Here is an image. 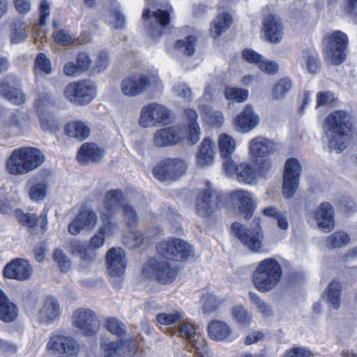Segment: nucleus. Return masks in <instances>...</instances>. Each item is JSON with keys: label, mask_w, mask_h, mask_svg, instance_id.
Here are the masks:
<instances>
[{"label": "nucleus", "mask_w": 357, "mask_h": 357, "mask_svg": "<svg viewBox=\"0 0 357 357\" xmlns=\"http://www.w3.org/2000/svg\"><path fill=\"white\" fill-rule=\"evenodd\" d=\"M232 19L229 14L222 13L217 15L211 25V33L213 38H217L225 32L231 26Z\"/></svg>", "instance_id": "obj_41"}, {"label": "nucleus", "mask_w": 357, "mask_h": 357, "mask_svg": "<svg viewBox=\"0 0 357 357\" xmlns=\"http://www.w3.org/2000/svg\"><path fill=\"white\" fill-rule=\"evenodd\" d=\"M109 61L107 54L105 52H100L95 60L92 71L96 73L103 72L108 68Z\"/></svg>", "instance_id": "obj_59"}, {"label": "nucleus", "mask_w": 357, "mask_h": 357, "mask_svg": "<svg viewBox=\"0 0 357 357\" xmlns=\"http://www.w3.org/2000/svg\"><path fill=\"white\" fill-rule=\"evenodd\" d=\"M170 116L171 111L166 106L150 102L142 107L138 122L142 128L155 127L166 123Z\"/></svg>", "instance_id": "obj_9"}, {"label": "nucleus", "mask_w": 357, "mask_h": 357, "mask_svg": "<svg viewBox=\"0 0 357 357\" xmlns=\"http://www.w3.org/2000/svg\"><path fill=\"white\" fill-rule=\"evenodd\" d=\"M313 218L319 228L329 232L335 227V213L328 202L321 203L313 212Z\"/></svg>", "instance_id": "obj_27"}, {"label": "nucleus", "mask_w": 357, "mask_h": 357, "mask_svg": "<svg viewBox=\"0 0 357 357\" xmlns=\"http://www.w3.org/2000/svg\"><path fill=\"white\" fill-rule=\"evenodd\" d=\"M347 130H354L353 116L349 112L342 109L335 110L324 119V133Z\"/></svg>", "instance_id": "obj_15"}, {"label": "nucleus", "mask_w": 357, "mask_h": 357, "mask_svg": "<svg viewBox=\"0 0 357 357\" xmlns=\"http://www.w3.org/2000/svg\"><path fill=\"white\" fill-rule=\"evenodd\" d=\"M137 348V342L135 339L113 342L102 339L100 341L102 357H128L135 352Z\"/></svg>", "instance_id": "obj_13"}, {"label": "nucleus", "mask_w": 357, "mask_h": 357, "mask_svg": "<svg viewBox=\"0 0 357 357\" xmlns=\"http://www.w3.org/2000/svg\"><path fill=\"white\" fill-rule=\"evenodd\" d=\"M188 138L186 128L183 126H169L157 130L153 136V143L157 147L174 146Z\"/></svg>", "instance_id": "obj_14"}, {"label": "nucleus", "mask_w": 357, "mask_h": 357, "mask_svg": "<svg viewBox=\"0 0 357 357\" xmlns=\"http://www.w3.org/2000/svg\"><path fill=\"white\" fill-rule=\"evenodd\" d=\"M234 320L240 325L246 326L251 320V315L242 305H236L232 310Z\"/></svg>", "instance_id": "obj_57"}, {"label": "nucleus", "mask_w": 357, "mask_h": 357, "mask_svg": "<svg viewBox=\"0 0 357 357\" xmlns=\"http://www.w3.org/2000/svg\"><path fill=\"white\" fill-rule=\"evenodd\" d=\"M45 155L34 147H24L13 151L6 162V168L13 175L25 174L40 166Z\"/></svg>", "instance_id": "obj_1"}, {"label": "nucleus", "mask_w": 357, "mask_h": 357, "mask_svg": "<svg viewBox=\"0 0 357 357\" xmlns=\"http://www.w3.org/2000/svg\"><path fill=\"white\" fill-rule=\"evenodd\" d=\"M101 225L91 239V247L98 249L105 243V238L112 235L117 229V225L110 221L107 213H100Z\"/></svg>", "instance_id": "obj_30"}, {"label": "nucleus", "mask_w": 357, "mask_h": 357, "mask_svg": "<svg viewBox=\"0 0 357 357\" xmlns=\"http://www.w3.org/2000/svg\"><path fill=\"white\" fill-rule=\"evenodd\" d=\"M162 82L156 73H136L122 79L121 90L128 97H136L150 89L158 90Z\"/></svg>", "instance_id": "obj_3"}, {"label": "nucleus", "mask_w": 357, "mask_h": 357, "mask_svg": "<svg viewBox=\"0 0 357 357\" xmlns=\"http://www.w3.org/2000/svg\"><path fill=\"white\" fill-rule=\"evenodd\" d=\"M16 215L19 217V222L30 228L40 227L42 232H44L47 225V213L43 212L40 216L34 213H22L20 211H15Z\"/></svg>", "instance_id": "obj_38"}, {"label": "nucleus", "mask_w": 357, "mask_h": 357, "mask_svg": "<svg viewBox=\"0 0 357 357\" xmlns=\"http://www.w3.org/2000/svg\"><path fill=\"white\" fill-rule=\"evenodd\" d=\"M184 118L188 122L186 128L188 140L192 144H195L199 140L200 128L197 123L198 114L194 109L187 108L184 111Z\"/></svg>", "instance_id": "obj_37"}, {"label": "nucleus", "mask_w": 357, "mask_h": 357, "mask_svg": "<svg viewBox=\"0 0 357 357\" xmlns=\"http://www.w3.org/2000/svg\"><path fill=\"white\" fill-rule=\"evenodd\" d=\"M342 286L337 280H333L326 290L327 303L334 310L339 309L340 306L341 292Z\"/></svg>", "instance_id": "obj_43"}, {"label": "nucleus", "mask_w": 357, "mask_h": 357, "mask_svg": "<svg viewBox=\"0 0 357 357\" xmlns=\"http://www.w3.org/2000/svg\"><path fill=\"white\" fill-rule=\"evenodd\" d=\"M262 166L259 167L260 170L255 169L252 165L248 162H242L238 165L236 176L238 181L246 184H251L259 176L261 172L268 169L271 167V162L268 159L261 161Z\"/></svg>", "instance_id": "obj_31"}, {"label": "nucleus", "mask_w": 357, "mask_h": 357, "mask_svg": "<svg viewBox=\"0 0 357 357\" xmlns=\"http://www.w3.org/2000/svg\"><path fill=\"white\" fill-rule=\"evenodd\" d=\"M47 192V184L44 182L35 183L30 187L29 196L34 202L43 201Z\"/></svg>", "instance_id": "obj_55"}, {"label": "nucleus", "mask_w": 357, "mask_h": 357, "mask_svg": "<svg viewBox=\"0 0 357 357\" xmlns=\"http://www.w3.org/2000/svg\"><path fill=\"white\" fill-rule=\"evenodd\" d=\"M142 273L147 278H155L162 284L172 282L178 273L177 268L167 261L151 259L146 263Z\"/></svg>", "instance_id": "obj_8"}, {"label": "nucleus", "mask_w": 357, "mask_h": 357, "mask_svg": "<svg viewBox=\"0 0 357 357\" xmlns=\"http://www.w3.org/2000/svg\"><path fill=\"white\" fill-rule=\"evenodd\" d=\"M65 98L77 105L90 103L97 95V86L90 80L73 82L64 89Z\"/></svg>", "instance_id": "obj_5"}, {"label": "nucleus", "mask_w": 357, "mask_h": 357, "mask_svg": "<svg viewBox=\"0 0 357 357\" xmlns=\"http://www.w3.org/2000/svg\"><path fill=\"white\" fill-rule=\"evenodd\" d=\"M157 250L162 257L176 261H183L193 255L191 245L178 238H170L160 241Z\"/></svg>", "instance_id": "obj_7"}, {"label": "nucleus", "mask_w": 357, "mask_h": 357, "mask_svg": "<svg viewBox=\"0 0 357 357\" xmlns=\"http://www.w3.org/2000/svg\"><path fill=\"white\" fill-rule=\"evenodd\" d=\"M72 324L86 335H94L99 331L100 323L96 314L90 309L79 308L72 315Z\"/></svg>", "instance_id": "obj_11"}, {"label": "nucleus", "mask_w": 357, "mask_h": 357, "mask_svg": "<svg viewBox=\"0 0 357 357\" xmlns=\"http://www.w3.org/2000/svg\"><path fill=\"white\" fill-rule=\"evenodd\" d=\"M230 199L244 218L250 219L252 216L256 208V202L250 192L237 190L230 194Z\"/></svg>", "instance_id": "obj_20"}, {"label": "nucleus", "mask_w": 357, "mask_h": 357, "mask_svg": "<svg viewBox=\"0 0 357 357\" xmlns=\"http://www.w3.org/2000/svg\"><path fill=\"white\" fill-rule=\"evenodd\" d=\"M185 317L182 311H174L172 313H160L157 315V321L160 324L171 325L178 321H181Z\"/></svg>", "instance_id": "obj_54"}, {"label": "nucleus", "mask_w": 357, "mask_h": 357, "mask_svg": "<svg viewBox=\"0 0 357 357\" xmlns=\"http://www.w3.org/2000/svg\"><path fill=\"white\" fill-rule=\"evenodd\" d=\"M19 314L17 307L8 298L0 305V319L5 323L15 321Z\"/></svg>", "instance_id": "obj_49"}, {"label": "nucleus", "mask_w": 357, "mask_h": 357, "mask_svg": "<svg viewBox=\"0 0 357 357\" xmlns=\"http://www.w3.org/2000/svg\"><path fill=\"white\" fill-rule=\"evenodd\" d=\"M224 96L228 101L243 102L248 98L249 91L241 88L227 87L224 91Z\"/></svg>", "instance_id": "obj_50"}, {"label": "nucleus", "mask_w": 357, "mask_h": 357, "mask_svg": "<svg viewBox=\"0 0 357 357\" xmlns=\"http://www.w3.org/2000/svg\"><path fill=\"white\" fill-rule=\"evenodd\" d=\"M65 132L69 137L83 141L89 137L91 130L86 123L81 121H73L66 124Z\"/></svg>", "instance_id": "obj_39"}, {"label": "nucleus", "mask_w": 357, "mask_h": 357, "mask_svg": "<svg viewBox=\"0 0 357 357\" xmlns=\"http://www.w3.org/2000/svg\"><path fill=\"white\" fill-rule=\"evenodd\" d=\"M298 62L301 65L305 63L307 72L312 75L318 73L321 68L317 54L309 51L301 52L298 58Z\"/></svg>", "instance_id": "obj_44"}, {"label": "nucleus", "mask_w": 357, "mask_h": 357, "mask_svg": "<svg viewBox=\"0 0 357 357\" xmlns=\"http://www.w3.org/2000/svg\"><path fill=\"white\" fill-rule=\"evenodd\" d=\"M29 36V26L20 20L13 22L10 33V43L17 44L24 41Z\"/></svg>", "instance_id": "obj_45"}, {"label": "nucleus", "mask_w": 357, "mask_h": 357, "mask_svg": "<svg viewBox=\"0 0 357 357\" xmlns=\"http://www.w3.org/2000/svg\"><path fill=\"white\" fill-rule=\"evenodd\" d=\"M201 116L204 122L214 128L221 127L225 121V116L222 112L214 110L208 105H202Z\"/></svg>", "instance_id": "obj_40"}, {"label": "nucleus", "mask_w": 357, "mask_h": 357, "mask_svg": "<svg viewBox=\"0 0 357 357\" xmlns=\"http://www.w3.org/2000/svg\"><path fill=\"white\" fill-rule=\"evenodd\" d=\"M218 144L220 156H231L236 150V140L226 133L220 135Z\"/></svg>", "instance_id": "obj_47"}, {"label": "nucleus", "mask_w": 357, "mask_h": 357, "mask_svg": "<svg viewBox=\"0 0 357 357\" xmlns=\"http://www.w3.org/2000/svg\"><path fill=\"white\" fill-rule=\"evenodd\" d=\"M53 257L62 272H67L70 270L71 261L62 250L59 249L56 250L54 252Z\"/></svg>", "instance_id": "obj_60"}, {"label": "nucleus", "mask_w": 357, "mask_h": 357, "mask_svg": "<svg viewBox=\"0 0 357 357\" xmlns=\"http://www.w3.org/2000/svg\"><path fill=\"white\" fill-rule=\"evenodd\" d=\"M61 307L58 300L53 297L47 298L38 312V320L44 324H52L59 319Z\"/></svg>", "instance_id": "obj_29"}, {"label": "nucleus", "mask_w": 357, "mask_h": 357, "mask_svg": "<svg viewBox=\"0 0 357 357\" xmlns=\"http://www.w3.org/2000/svg\"><path fill=\"white\" fill-rule=\"evenodd\" d=\"M262 31L267 41L272 44H278L283 38V22L277 15H266L263 19Z\"/></svg>", "instance_id": "obj_21"}, {"label": "nucleus", "mask_w": 357, "mask_h": 357, "mask_svg": "<svg viewBox=\"0 0 357 357\" xmlns=\"http://www.w3.org/2000/svg\"><path fill=\"white\" fill-rule=\"evenodd\" d=\"M15 206V202L0 188V213H10Z\"/></svg>", "instance_id": "obj_58"}, {"label": "nucleus", "mask_w": 357, "mask_h": 357, "mask_svg": "<svg viewBox=\"0 0 357 357\" xmlns=\"http://www.w3.org/2000/svg\"><path fill=\"white\" fill-rule=\"evenodd\" d=\"M259 122V116L255 112L251 104H247L233 120L235 130L241 133L251 131Z\"/></svg>", "instance_id": "obj_19"}, {"label": "nucleus", "mask_w": 357, "mask_h": 357, "mask_svg": "<svg viewBox=\"0 0 357 357\" xmlns=\"http://www.w3.org/2000/svg\"><path fill=\"white\" fill-rule=\"evenodd\" d=\"M215 158V151L213 141L210 138H204L195 154L196 167L200 169L209 167L213 165Z\"/></svg>", "instance_id": "obj_26"}, {"label": "nucleus", "mask_w": 357, "mask_h": 357, "mask_svg": "<svg viewBox=\"0 0 357 357\" xmlns=\"http://www.w3.org/2000/svg\"><path fill=\"white\" fill-rule=\"evenodd\" d=\"M248 298L251 303L254 304L257 308V310L264 317H269L272 315L273 311L271 306L264 301L261 300L256 293L250 292Z\"/></svg>", "instance_id": "obj_53"}, {"label": "nucleus", "mask_w": 357, "mask_h": 357, "mask_svg": "<svg viewBox=\"0 0 357 357\" xmlns=\"http://www.w3.org/2000/svg\"><path fill=\"white\" fill-rule=\"evenodd\" d=\"M210 337L215 341H232L235 337L231 328L225 321L214 320L208 326Z\"/></svg>", "instance_id": "obj_32"}, {"label": "nucleus", "mask_w": 357, "mask_h": 357, "mask_svg": "<svg viewBox=\"0 0 357 357\" xmlns=\"http://www.w3.org/2000/svg\"><path fill=\"white\" fill-rule=\"evenodd\" d=\"M354 137V130L325 132L323 140L330 151L340 153L347 149Z\"/></svg>", "instance_id": "obj_18"}, {"label": "nucleus", "mask_w": 357, "mask_h": 357, "mask_svg": "<svg viewBox=\"0 0 357 357\" xmlns=\"http://www.w3.org/2000/svg\"><path fill=\"white\" fill-rule=\"evenodd\" d=\"M174 96L183 102H190L192 100V91L186 84L180 82L176 84L173 87Z\"/></svg>", "instance_id": "obj_56"}, {"label": "nucleus", "mask_w": 357, "mask_h": 357, "mask_svg": "<svg viewBox=\"0 0 357 357\" xmlns=\"http://www.w3.org/2000/svg\"><path fill=\"white\" fill-rule=\"evenodd\" d=\"M104 155V151L95 143H84L79 148L77 159L82 165L89 162H98Z\"/></svg>", "instance_id": "obj_33"}, {"label": "nucleus", "mask_w": 357, "mask_h": 357, "mask_svg": "<svg viewBox=\"0 0 357 357\" xmlns=\"http://www.w3.org/2000/svg\"><path fill=\"white\" fill-rule=\"evenodd\" d=\"M282 268L274 258H266L257 266L252 275L255 287L260 292L266 293L274 289L280 282Z\"/></svg>", "instance_id": "obj_2"}, {"label": "nucleus", "mask_w": 357, "mask_h": 357, "mask_svg": "<svg viewBox=\"0 0 357 357\" xmlns=\"http://www.w3.org/2000/svg\"><path fill=\"white\" fill-rule=\"evenodd\" d=\"M253 222L255 227L250 229L239 222H234L231 227V233L248 250L261 253L264 250V236L260 218H255Z\"/></svg>", "instance_id": "obj_4"}, {"label": "nucleus", "mask_w": 357, "mask_h": 357, "mask_svg": "<svg viewBox=\"0 0 357 357\" xmlns=\"http://www.w3.org/2000/svg\"><path fill=\"white\" fill-rule=\"evenodd\" d=\"M55 42L61 45H69L74 42V37L66 30L56 29L53 33Z\"/></svg>", "instance_id": "obj_63"}, {"label": "nucleus", "mask_w": 357, "mask_h": 357, "mask_svg": "<svg viewBox=\"0 0 357 357\" xmlns=\"http://www.w3.org/2000/svg\"><path fill=\"white\" fill-rule=\"evenodd\" d=\"M171 11L172 9H158L151 15L149 8L144 10L142 18L148 22V32L153 38L156 39L162 35L163 29L169 23Z\"/></svg>", "instance_id": "obj_16"}, {"label": "nucleus", "mask_w": 357, "mask_h": 357, "mask_svg": "<svg viewBox=\"0 0 357 357\" xmlns=\"http://www.w3.org/2000/svg\"><path fill=\"white\" fill-rule=\"evenodd\" d=\"M293 82L289 77L279 79L272 89V97L274 100H283L291 90Z\"/></svg>", "instance_id": "obj_48"}, {"label": "nucleus", "mask_w": 357, "mask_h": 357, "mask_svg": "<svg viewBox=\"0 0 357 357\" xmlns=\"http://www.w3.org/2000/svg\"><path fill=\"white\" fill-rule=\"evenodd\" d=\"M178 331V335L186 339L193 348L197 340L204 339L197 331L195 325L184 319L181 320Z\"/></svg>", "instance_id": "obj_46"}, {"label": "nucleus", "mask_w": 357, "mask_h": 357, "mask_svg": "<svg viewBox=\"0 0 357 357\" xmlns=\"http://www.w3.org/2000/svg\"><path fill=\"white\" fill-rule=\"evenodd\" d=\"M98 217L96 213L91 209H83L71 221L68 227V232L73 236L79 234L84 229H93L97 225Z\"/></svg>", "instance_id": "obj_22"}, {"label": "nucleus", "mask_w": 357, "mask_h": 357, "mask_svg": "<svg viewBox=\"0 0 357 357\" xmlns=\"http://www.w3.org/2000/svg\"><path fill=\"white\" fill-rule=\"evenodd\" d=\"M324 53L326 58L333 65H340L346 57L345 50L348 45V37L341 31H335L324 38Z\"/></svg>", "instance_id": "obj_6"}, {"label": "nucleus", "mask_w": 357, "mask_h": 357, "mask_svg": "<svg viewBox=\"0 0 357 357\" xmlns=\"http://www.w3.org/2000/svg\"><path fill=\"white\" fill-rule=\"evenodd\" d=\"M188 168L185 161L181 158H168L160 161L154 167V176L161 181H173L178 178Z\"/></svg>", "instance_id": "obj_10"}, {"label": "nucleus", "mask_w": 357, "mask_h": 357, "mask_svg": "<svg viewBox=\"0 0 357 357\" xmlns=\"http://www.w3.org/2000/svg\"><path fill=\"white\" fill-rule=\"evenodd\" d=\"M202 309L206 313H211L216 310L220 305L221 302L213 295H206L203 296Z\"/></svg>", "instance_id": "obj_62"}, {"label": "nucleus", "mask_w": 357, "mask_h": 357, "mask_svg": "<svg viewBox=\"0 0 357 357\" xmlns=\"http://www.w3.org/2000/svg\"><path fill=\"white\" fill-rule=\"evenodd\" d=\"M107 264L111 277L121 278L126 268L125 251L121 248L110 249L107 254Z\"/></svg>", "instance_id": "obj_25"}, {"label": "nucleus", "mask_w": 357, "mask_h": 357, "mask_svg": "<svg viewBox=\"0 0 357 357\" xmlns=\"http://www.w3.org/2000/svg\"><path fill=\"white\" fill-rule=\"evenodd\" d=\"M301 169V165L297 159L291 158L286 161L282 183V193L286 198L291 197L296 192Z\"/></svg>", "instance_id": "obj_12"}, {"label": "nucleus", "mask_w": 357, "mask_h": 357, "mask_svg": "<svg viewBox=\"0 0 357 357\" xmlns=\"http://www.w3.org/2000/svg\"><path fill=\"white\" fill-rule=\"evenodd\" d=\"M351 241L350 236L343 231H337L330 234L324 241V245L328 250L341 248L347 246Z\"/></svg>", "instance_id": "obj_42"}, {"label": "nucleus", "mask_w": 357, "mask_h": 357, "mask_svg": "<svg viewBox=\"0 0 357 357\" xmlns=\"http://www.w3.org/2000/svg\"><path fill=\"white\" fill-rule=\"evenodd\" d=\"M249 149L253 157L264 158L275 151V145L270 139L259 136L250 141Z\"/></svg>", "instance_id": "obj_35"}, {"label": "nucleus", "mask_w": 357, "mask_h": 357, "mask_svg": "<svg viewBox=\"0 0 357 357\" xmlns=\"http://www.w3.org/2000/svg\"><path fill=\"white\" fill-rule=\"evenodd\" d=\"M13 80L5 77L0 81V96L6 98L10 102L20 105L24 102L26 97L20 89L13 86Z\"/></svg>", "instance_id": "obj_34"}, {"label": "nucleus", "mask_w": 357, "mask_h": 357, "mask_svg": "<svg viewBox=\"0 0 357 357\" xmlns=\"http://www.w3.org/2000/svg\"><path fill=\"white\" fill-rule=\"evenodd\" d=\"M195 37L189 36L184 40H178L175 44V48L184 54L190 56L195 53Z\"/></svg>", "instance_id": "obj_51"}, {"label": "nucleus", "mask_w": 357, "mask_h": 357, "mask_svg": "<svg viewBox=\"0 0 357 357\" xmlns=\"http://www.w3.org/2000/svg\"><path fill=\"white\" fill-rule=\"evenodd\" d=\"M32 274L31 266L28 261L23 259H13L5 266L3 270L4 278L19 281L29 280Z\"/></svg>", "instance_id": "obj_23"}, {"label": "nucleus", "mask_w": 357, "mask_h": 357, "mask_svg": "<svg viewBox=\"0 0 357 357\" xmlns=\"http://www.w3.org/2000/svg\"><path fill=\"white\" fill-rule=\"evenodd\" d=\"M47 351L52 354L63 353L68 355L77 354L78 345L70 336L63 335H53L50 337L47 344Z\"/></svg>", "instance_id": "obj_24"}, {"label": "nucleus", "mask_w": 357, "mask_h": 357, "mask_svg": "<svg viewBox=\"0 0 357 357\" xmlns=\"http://www.w3.org/2000/svg\"><path fill=\"white\" fill-rule=\"evenodd\" d=\"M122 192L120 190H112L108 191L104 198L103 204L105 212L112 220V215L120 208H123V204H126Z\"/></svg>", "instance_id": "obj_36"}, {"label": "nucleus", "mask_w": 357, "mask_h": 357, "mask_svg": "<svg viewBox=\"0 0 357 357\" xmlns=\"http://www.w3.org/2000/svg\"><path fill=\"white\" fill-rule=\"evenodd\" d=\"M219 207V195L215 191L205 190L197 199L196 211L201 216L211 215Z\"/></svg>", "instance_id": "obj_28"}, {"label": "nucleus", "mask_w": 357, "mask_h": 357, "mask_svg": "<svg viewBox=\"0 0 357 357\" xmlns=\"http://www.w3.org/2000/svg\"><path fill=\"white\" fill-rule=\"evenodd\" d=\"M35 72L36 74L44 73L50 75L52 73L51 61L43 53H40L35 60Z\"/></svg>", "instance_id": "obj_52"}, {"label": "nucleus", "mask_w": 357, "mask_h": 357, "mask_svg": "<svg viewBox=\"0 0 357 357\" xmlns=\"http://www.w3.org/2000/svg\"><path fill=\"white\" fill-rule=\"evenodd\" d=\"M29 126L28 115L19 110L13 111L2 123L0 130L5 136H15L23 134Z\"/></svg>", "instance_id": "obj_17"}, {"label": "nucleus", "mask_w": 357, "mask_h": 357, "mask_svg": "<svg viewBox=\"0 0 357 357\" xmlns=\"http://www.w3.org/2000/svg\"><path fill=\"white\" fill-rule=\"evenodd\" d=\"M105 327L112 333L118 336L125 334L124 325L115 318H108L105 323Z\"/></svg>", "instance_id": "obj_61"}, {"label": "nucleus", "mask_w": 357, "mask_h": 357, "mask_svg": "<svg viewBox=\"0 0 357 357\" xmlns=\"http://www.w3.org/2000/svg\"><path fill=\"white\" fill-rule=\"evenodd\" d=\"M195 357H212L204 339H199L195 342Z\"/></svg>", "instance_id": "obj_64"}]
</instances>
